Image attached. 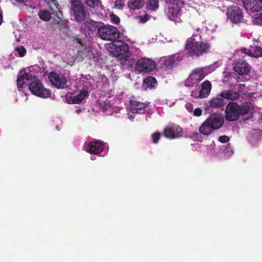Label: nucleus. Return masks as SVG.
<instances>
[{"mask_svg":"<svg viewBox=\"0 0 262 262\" xmlns=\"http://www.w3.org/2000/svg\"><path fill=\"white\" fill-rule=\"evenodd\" d=\"M185 49L187 54L192 57H199L210 52L211 45L207 40L202 39L200 33L196 32L187 38Z\"/></svg>","mask_w":262,"mask_h":262,"instance_id":"nucleus-1","label":"nucleus"},{"mask_svg":"<svg viewBox=\"0 0 262 262\" xmlns=\"http://www.w3.org/2000/svg\"><path fill=\"white\" fill-rule=\"evenodd\" d=\"M35 78V76H33L30 73H24L23 74L18 76L17 80V88L19 91L23 88L26 82L30 83L29 84V89L34 95L41 98H48L51 95V91L44 88L41 81L36 79L32 81V78Z\"/></svg>","mask_w":262,"mask_h":262,"instance_id":"nucleus-2","label":"nucleus"},{"mask_svg":"<svg viewBox=\"0 0 262 262\" xmlns=\"http://www.w3.org/2000/svg\"><path fill=\"white\" fill-rule=\"evenodd\" d=\"M254 106L250 102H246L241 105L237 102H229L225 110V118L229 121H236L241 116L252 114Z\"/></svg>","mask_w":262,"mask_h":262,"instance_id":"nucleus-3","label":"nucleus"},{"mask_svg":"<svg viewBox=\"0 0 262 262\" xmlns=\"http://www.w3.org/2000/svg\"><path fill=\"white\" fill-rule=\"evenodd\" d=\"M223 123L224 119L221 115L212 113L199 127V132L203 135L208 136L215 130L221 128Z\"/></svg>","mask_w":262,"mask_h":262,"instance_id":"nucleus-4","label":"nucleus"},{"mask_svg":"<svg viewBox=\"0 0 262 262\" xmlns=\"http://www.w3.org/2000/svg\"><path fill=\"white\" fill-rule=\"evenodd\" d=\"M70 15L78 23H82L89 15V12L80 0H70Z\"/></svg>","mask_w":262,"mask_h":262,"instance_id":"nucleus-5","label":"nucleus"},{"mask_svg":"<svg viewBox=\"0 0 262 262\" xmlns=\"http://www.w3.org/2000/svg\"><path fill=\"white\" fill-rule=\"evenodd\" d=\"M98 29V35L103 40L113 41L118 39L120 32L118 29L111 25H103L102 24Z\"/></svg>","mask_w":262,"mask_h":262,"instance_id":"nucleus-6","label":"nucleus"},{"mask_svg":"<svg viewBox=\"0 0 262 262\" xmlns=\"http://www.w3.org/2000/svg\"><path fill=\"white\" fill-rule=\"evenodd\" d=\"M206 74L203 68H196L189 74L188 77L185 81V85L187 87L197 86L198 83L202 81Z\"/></svg>","mask_w":262,"mask_h":262,"instance_id":"nucleus-7","label":"nucleus"},{"mask_svg":"<svg viewBox=\"0 0 262 262\" xmlns=\"http://www.w3.org/2000/svg\"><path fill=\"white\" fill-rule=\"evenodd\" d=\"M156 67L155 61L147 58L139 59L135 64L136 69L140 72H149L154 70Z\"/></svg>","mask_w":262,"mask_h":262,"instance_id":"nucleus-8","label":"nucleus"},{"mask_svg":"<svg viewBox=\"0 0 262 262\" xmlns=\"http://www.w3.org/2000/svg\"><path fill=\"white\" fill-rule=\"evenodd\" d=\"M227 14L228 18L234 24H238L241 22L244 16L242 9L234 5L228 8Z\"/></svg>","mask_w":262,"mask_h":262,"instance_id":"nucleus-9","label":"nucleus"},{"mask_svg":"<svg viewBox=\"0 0 262 262\" xmlns=\"http://www.w3.org/2000/svg\"><path fill=\"white\" fill-rule=\"evenodd\" d=\"M163 135L166 138L175 139L181 137L183 130L179 126L172 124L167 126L164 129Z\"/></svg>","mask_w":262,"mask_h":262,"instance_id":"nucleus-10","label":"nucleus"},{"mask_svg":"<svg viewBox=\"0 0 262 262\" xmlns=\"http://www.w3.org/2000/svg\"><path fill=\"white\" fill-rule=\"evenodd\" d=\"M104 147V143L100 140H95L90 142L85 146V150L91 154H100Z\"/></svg>","mask_w":262,"mask_h":262,"instance_id":"nucleus-11","label":"nucleus"},{"mask_svg":"<svg viewBox=\"0 0 262 262\" xmlns=\"http://www.w3.org/2000/svg\"><path fill=\"white\" fill-rule=\"evenodd\" d=\"M182 56L180 53L172 54L162 58L161 61L163 62V66L166 69H171L174 65L178 64L182 60Z\"/></svg>","mask_w":262,"mask_h":262,"instance_id":"nucleus-12","label":"nucleus"},{"mask_svg":"<svg viewBox=\"0 0 262 262\" xmlns=\"http://www.w3.org/2000/svg\"><path fill=\"white\" fill-rule=\"evenodd\" d=\"M49 78L52 84L58 89L67 87V80L64 76H60L55 72H51Z\"/></svg>","mask_w":262,"mask_h":262,"instance_id":"nucleus-13","label":"nucleus"},{"mask_svg":"<svg viewBox=\"0 0 262 262\" xmlns=\"http://www.w3.org/2000/svg\"><path fill=\"white\" fill-rule=\"evenodd\" d=\"M234 70L240 75H247L250 72V66L244 60L238 59L234 62Z\"/></svg>","mask_w":262,"mask_h":262,"instance_id":"nucleus-14","label":"nucleus"},{"mask_svg":"<svg viewBox=\"0 0 262 262\" xmlns=\"http://www.w3.org/2000/svg\"><path fill=\"white\" fill-rule=\"evenodd\" d=\"M245 9L252 12L262 10V0H243Z\"/></svg>","mask_w":262,"mask_h":262,"instance_id":"nucleus-15","label":"nucleus"},{"mask_svg":"<svg viewBox=\"0 0 262 262\" xmlns=\"http://www.w3.org/2000/svg\"><path fill=\"white\" fill-rule=\"evenodd\" d=\"M89 95V92L87 90H81L79 93L77 95H67L66 99L69 104H79L83 100Z\"/></svg>","mask_w":262,"mask_h":262,"instance_id":"nucleus-16","label":"nucleus"},{"mask_svg":"<svg viewBox=\"0 0 262 262\" xmlns=\"http://www.w3.org/2000/svg\"><path fill=\"white\" fill-rule=\"evenodd\" d=\"M113 46L115 47L113 52L116 56L124 55L128 52V46L123 41H117L115 44H113Z\"/></svg>","mask_w":262,"mask_h":262,"instance_id":"nucleus-17","label":"nucleus"},{"mask_svg":"<svg viewBox=\"0 0 262 262\" xmlns=\"http://www.w3.org/2000/svg\"><path fill=\"white\" fill-rule=\"evenodd\" d=\"M149 103H142L136 100H130V105L131 112L133 113L143 114Z\"/></svg>","mask_w":262,"mask_h":262,"instance_id":"nucleus-18","label":"nucleus"},{"mask_svg":"<svg viewBox=\"0 0 262 262\" xmlns=\"http://www.w3.org/2000/svg\"><path fill=\"white\" fill-rule=\"evenodd\" d=\"M181 9L177 5L169 4L167 15L169 19L176 21L180 16Z\"/></svg>","mask_w":262,"mask_h":262,"instance_id":"nucleus-19","label":"nucleus"},{"mask_svg":"<svg viewBox=\"0 0 262 262\" xmlns=\"http://www.w3.org/2000/svg\"><path fill=\"white\" fill-rule=\"evenodd\" d=\"M221 96L224 99H227L231 101L236 100L240 97V95L238 92L234 91L231 89L223 91L221 93Z\"/></svg>","mask_w":262,"mask_h":262,"instance_id":"nucleus-20","label":"nucleus"},{"mask_svg":"<svg viewBox=\"0 0 262 262\" xmlns=\"http://www.w3.org/2000/svg\"><path fill=\"white\" fill-rule=\"evenodd\" d=\"M200 86L201 98H207L209 95L212 89L211 82L209 80H206L201 83Z\"/></svg>","mask_w":262,"mask_h":262,"instance_id":"nucleus-21","label":"nucleus"},{"mask_svg":"<svg viewBox=\"0 0 262 262\" xmlns=\"http://www.w3.org/2000/svg\"><path fill=\"white\" fill-rule=\"evenodd\" d=\"M210 106L213 108H220L225 104V100L221 96V94L213 97L209 101Z\"/></svg>","mask_w":262,"mask_h":262,"instance_id":"nucleus-22","label":"nucleus"},{"mask_svg":"<svg viewBox=\"0 0 262 262\" xmlns=\"http://www.w3.org/2000/svg\"><path fill=\"white\" fill-rule=\"evenodd\" d=\"M101 24L100 22L90 20V21H85L83 23V26L88 31L94 32L97 30H98V28L100 27Z\"/></svg>","mask_w":262,"mask_h":262,"instance_id":"nucleus-23","label":"nucleus"},{"mask_svg":"<svg viewBox=\"0 0 262 262\" xmlns=\"http://www.w3.org/2000/svg\"><path fill=\"white\" fill-rule=\"evenodd\" d=\"M246 53L252 57L256 58L262 57V48L257 46H251Z\"/></svg>","mask_w":262,"mask_h":262,"instance_id":"nucleus-24","label":"nucleus"},{"mask_svg":"<svg viewBox=\"0 0 262 262\" xmlns=\"http://www.w3.org/2000/svg\"><path fill=\"white\" fill-rule=\"evenodd\" d=\"M145 4L144 0H129L127 4L128 7L133 10L141 9Z\"/></svg>","mask_w":262,"mask_h":262,"instance_id":"nucleus-25","label":"nucleus"},{"mask_svg":"<svg viewBox=\"0 0 262 262\" xmlns=\"http://www.w3.org/2000/svg\"><path fill=\"white\" fill-rule=\"evenodd\" d=\"M159 7V0H147L145 8L148 11H156Z\"/></svg>","mask_w":262,"mask_h":262,"instance_id":"nucleus-26","label":"nucleus"},{"mask_svg":"<svg viewBox=\"0 0 262 262\" xmlns=\"http://www.w3.org/2000/svg\"><path fill=\"white\" fill-rule=\"evenodd\" d=\"M156 79L152 76H148L146 77L143 82L144 86L147 88H152L157 84Z\"/></svg>","mask_w":262,"mask_h":262,"instance_id":"nucleus-27","label":"nucleus"},{"mask_svg":"<svg viewBox=\"0 0 262 262\" xmlns=\"http://www.w3.org/2000/svg\"><path fill=\"white\" fill-rule=\"evenodd\" d=\"M52 14L53 16H55L56 18H53V16L52 17L51 19H52L51 21V24L53 25V26L55 25H58L59 26L58 28L59 29L61 30V25H63V24L61 22V19L60 18L59 15L57 14V12H52Z\"/></svg>","mask_w":262,"mask_h":262,"instance_id":"nucleus-28","label":"nucleus"},{"mask_svg":"<svg viewBox=\"0 0 262 262\" xmlns=\"http://www.w3.org/2000/svg\"><path fill=\"white\" fill-rule=\"evenodd\" d=\"M51 15L52 13L47 10H40L38 13L39 17L43 21L49 20L52 18Z\"/></svg>","mask_w":262,"mask_h":262,"instance_id":"nucleus-29","label":"nucleus"},{"mask_svg":"<svg viewBox=\"0 0 262 262\" xmlns=\"http://www.w3.org/2000/svg\"><path fill=\"white\" fill-rule=\"evenodd\" d=\"M84 3L89 7L94 8L98 6L100 0H83Z\"/></svg>","mask_w":262,"mask_h":262,"instance_id":"nucleus-30","label":"nucleus"},{"mask_svg":"<svg viewBox=\"0 0 262 262\" xmlns=\"http://www.w3.org/2000/svg\"><path fill=\"white\" fill-rule=\"evenodd\" d=\"M125 4L122 0H117L114 3V7L119 10H123Z\"/></svg>","mask_w":262,"mask_h":262,"instance_id":"nucleus-31","label":"nucleus"},{"mask_svg":"<svg viewBox=\"0 0 262 262\" xmlns=\"http://www.w3.org/2000/svg\"><path fill=\"white\" fill-rule=\"evenodd\" d=\"M160 137H161V134L158 132H157L154 133L153 134H152L151 137H152V142L154 144H157L158 142L159 139H160Z\"/></svg>","mask_w":262,"mask_h":262,"instance_id":"nucleus-32","label":"nucleus"},{"mask_svg":"<svg viewBox=\"0 0 262 262\" xmlns=\"http://www.w3.org/2000/svg\"><path fill=\"white\" fill-rule=\"evenodd\" d=\"M111 21L114 24H118L120 23V18L114 14L110 15Z\"/></svg>","mask_w":262,"mask_h":262,"instance_id":"nucleus-33","label":"nucleus"},{"mask_svg":"<svg viewBox=\"0 0 262 262\" xmlns=\"http://www.w3.org/2000/svg\"><path fill=\"white\" fill-rule=\"evenodd\" d=\"M15 51L17 52L20 57H23L26 53V50L24 47L20 48H16Z\"/></svg>","mask_w":262,"mask_h":262,"instance_id":"nucleus-34","label":"nucleus"},{"mask_svg":"<svg viewBox=\"0 0 262 262\" xmlns=\"http://www.w3.org/2000/svg\"><path fill=\"white\" fill-rule=\"evenodd\" d=\"M140 19V22L141 23H145L147 22L150 18V16L148 14H145L143 16H139Z\"/></svg>","mask_w":262,"mask_h":262,"instance_id":"nucleus-35","label":"nucleus"},{"mask_svg":"<svg viewBox=\"0 0 262 262\" xmlns=\"http://www.w3.org/2000/svg\"><path fill=\"white\" fill-rule=\"evenodd\" d=\"M229 137L226 135L221 136L219 138V141L223 143L228 142L229 141Z\"/></svg>","mask_w":262,"mask_h":262,"instance_id":"nucleus-36","label":"nucleus"},{"mask_svg":"<svg viewBox=\"0 0 262 262\" xmlns=\"http://www.w3.org/2000/svg\"><path fill=\"white\" fill-rule=\"evenodd\" d=\"M255 23L260 26H262V13H260L259 15L255 18Z\"/></svg>","mask_w":262,"mask_h":262,"instance_id":"nucleus-37","label":"nucleus"},{"mask_svg":"<svg viewBox=\"0 0 262 262\" xmlns=\"http://www.w3.org/2000/svg\"><path fill=\"white\" fill-rule=\"evenodd\" d=\"M191 96L195 98H201L200 92H198L197 90H193L191 92Z\"/></svg>","mask_w":262,"mask_h":262,"instance_id":"nucleus-38","label":"nucleus"},{"mask_svg":"<svg viewBox=\"0 0 262 262\" xmlns=\"http://www.w3.org/2000/svg\"><path fill=\"white\" fill-rule=\"evenodd\" d=\"M202 111L200 108H195L193 111V114L195 116L199 117L202 115Z\"/></svg>","mask_w":262,"mask_h":262,"instance_id":"nucleus-39","label":"nucleus"},{"mask_svg":"<svg viewBox=\"0 0 262 262\" xmlns=\"http://www.w3.org/2000/svg\"><path fill=\"white\" fill-rule=\"evenodd\" d=\"M186 106L187 107V108L189 111H192V104H190V103H187L186 104Z\"/></svg>","mask_w":262,"mask_h":262,"instance_id":"nucleus-40","label":"nucleus"},{"mask_svg":"<svg viewBox=\"0 0 262 262\" xmlns=\"http://www.w3.org/2000/svg\"><path fill=\"white\" fill-rule=\"evenodd\" d=\"M3 21V16L2 13L0 12V26Z\"/></svg>","mask_w":262,"mask_h":262,"instance_id":"nucleus-41","label":"nucleus"},{"mask_svg":"<svg viewBox=\"0 0 262 262\" xmlns=\"http://www.w3.org/2000/svg\"><path fill=\"white\" fill-rule=\"evenodd\" d=\"M16 2H17L18 3L23 4L25 2V0H15Z\"/></svg>","mask_w":262,"mask_h":262,"instance_id":"nucleus-42","label":"nucleus"},{"mask_svg":"<svg viewBox=\"0 0 262 262\" xmlns=\"http://www.w3.org/2000/svg\"><path fill=\"white\" fill-rule=\"evenodd\" d=\"M58 13H59V14H61V13H62V12H61V11L58 10Z\"/></svg>","mask_w":262,"mask_h":262,"instance_id":"nucleus-43","label":"nucleus"}]
</instances>
